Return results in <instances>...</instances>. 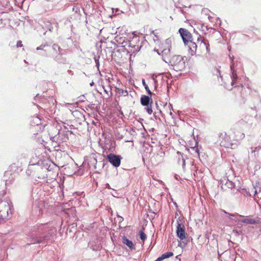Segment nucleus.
<instances>
[{
    "label": "nucleus",
    "instance_id": "f257e3e1",
    "mask_svg": "<svg viewBox=\"0 0 261 261\" xmlns=\"http://www.w3.org/2000/svg\"><path fill=\"white\" fill-rule=\"evenodd\" d=\"M166 63L174 66L176 70L181 71L185 68V62L180 55H172L169 59H167Z\"/></svg>",
    "mask_w": 261,
    "mask_h": 261
},
{
    "label": "nucleus",
    "instance_id": "f03ea898",
    "mask_svg": "<svg viewBox=\"0 0 261 261\" xmlns=\"http://www.w3.org/2000/svg\"><path fill=\"white\" fill-rule=\"evenodd\" d=\"M197 51L199 54H206L210 51L208 41L199 36L197 39Z\"/></svg>",
    "mask_w": 261,
    "mask_h": 261
},
{
    "label": "nucleus",
    "instance_id": "7ed1b4c3",
    "mask_svg": "<svg viewBox=\"0 0 261 261\" xmlns=\"http://www.w3.org/2000/svg\"><path fill=\"white\" fill-rule=\"evenodd\" d=\"M219 141L221 146L229 148L231 147L233 145L230 136L225 132H223L219 135Z\"/></svg>",
    "mask_w": 261,
    "mask_h": 261
},
{
    "label": "nucleus",
    "instance_id": "20e7f679",
    "mask_svg": "<svg viewBox=\"0 0 261 261\" xmlns=\"http://www.w3.org/2000/svg\"><path fill=\"white\" fill-rule=\"evenodd\" d=\"M10 210V205L7 201H0V218L3 219L7 218Z\"/></svg>",
    "mask_w": 261,
    "mask_h": 261
},
{
    "label": "nucleus",
    "instance_id": "39448f33",
    "mask_svg": "<svg viewBox=\"0 0 261 261\" xmlns=\"http://www.w3.org/2000/svg\"><path fill=\"white\" fill-rule=\"evenodd\" d=\"M171 41L169 40H166V44L167 45V48L165 47L163 48L162 50V55L163 60L167 62V59H169L172 56L171 55Z\"/></svg>",
    "mask_w": 261,
    "mask_h": 261
},
{
    "label": "nucleus",
    "instance_id": "423d86ee",
    "mask_svg": "<svg viewBox=\"0 0 261 261\" xmlns=\"http://www.w3.org/2000/svg\"><path fill=\"white\" fill-rule=\"evenodd\" d=\"M107 159L109 162L115 167H118L120 165L121 158L119 155L110 153L107 155Z\"/></svg>",
    "mask_w": 261,
    "mask_h": 261
},
{
    "label": "nucleus",
    "instance_id": "0eeeda50",
    "mask_svg": "<svg viewBox=\"0 0 261 261\" xmlns=\"http://www.w3.org/2000/svg\"><path fill=\"white\" fill-rule=\"evenodd\" d=\"M179 32L185 44L188 43L189 41L191 40L192 37V35L188 30L180 28L179 30Z\"/></svg>",
    "mask_w": 261,
    "mask_h": 261
},
{
    "label": "nucleus",
    "instance_id": "6e6552de",
    "mask_svg": "<svg viewBox=\"0 0 261 261\" xmlns=\"http://www.w3.org/2000/svg\"><path fill=\"white\" fill-rule=\"evenodd\" d=\"M185 227L184 225L178 223L176 228V234L177 237L181 240H184L185 238Z\"/></svg>",
    "mask_w": 261,
    "mask_h": 261
},
{
    "label": "nucleus",
    "instance_id": "1a4fd4ad",
    "mask_svg": "<svg viewBox=\"0 0 261 261\" xmlns=\"http://www.w3.org/2000/svg\"><path fill=\"white\" fill-rule=\"evenodd\" d=\"M241 222L244 223L249 224H256L260 223V220L258 219H254L251 217H248L241 220Z\"/></svg>",
    "mask_w": 261,
    "mask_h": 261
},
{
    "label": "nucleus",
    "instance_id": "9d476101",
    "mask_svg": "<svg viewBox=\"0 0 261 261\" xmlns=\"http://www.w3.org/2000/svg\"><path fill=\"white\" fill-rule=\"evenodd\" d=\"M141 103L143 106H148L149 103L152 102V99L151 97L146 95H142L140 99Z\"/></svg>",
    "mask_w": 261,
    "mask_h": 261
},
{
    "label": "nucleus",
    "instance_id": "9b49d317",
    "mask_svg": "<svg viewBox=\"0 0 261 261\" xmlns=\"http://www.w3.org/2000/svg\"><path fill=\"white\" fill-rule=\"evenodd\" d=\"M122 242L128 246L130 249H135V245L132 241L129 240L126 237L124 236L122 238Z\"/></svg>",
    "mask_w": 261,
    "mask_h": 261
},
{
    "label": "nucleus",
    "instance_id": "f8f14e48",
    "mask_svg": "<svg viewBox=\"0 0 261 261\" xmlns=\"http://www.w3.org/2000/svg\"><path fill=\"white\" fill-rule=\"evenodd\" d=\"M137 39L136 38L129 42L128 46L132 48L130 49V51L135 52L139 50V46L133 43V42H137Z\"/></svg>",
    "mask_w": 261,
    "mask_h": 261
},
{
    "label": "nucleus",
    "instance_id": "ddd939ff",
    "mask_svg": "<svg viewBox=\"0 0 261 261\" xmlns=\"http://www.w3.org/2000/svg\"><path fill=\"white\" fill-rule=\"evenodd\" d=\"M189 46L192 53H197V42L196 43L192 41V40L189 41Z\"/></svg>",
    "mask_w": 261,
    "mask_h": 261
},
{
    "label": "nucleus",
    "instance_id": "4468645a",
    "mask_svg": "<svg viewBox=\"0 0 261 261\" xmlns=\"http://www.w3.org/2000/svg\"><path fill=\"white\" fill-rule=\"evenodd\" d=\"M173 255V253L172 252H166V253L163 254L160 257H159V258L160 260V261H161L164 259L171 257Z\"/></svg>",
    "mask_w": 261,
    "mask_h": 261
},
{
    "label": "nucleus",
    "instance_id": "2eb2a0df",
    "mask_svg": "<svg viewBox=\"0 0 261 261\" xmlns=\"http://www.w3.org/2000/svg\"><path fill=\"white\" fill-rule=\"evenodd\" d=\"M231 70H232V75H231L232 82H231V84H232V85H233L234 84V83L236 82V81H237V80L238 79V76H237V74L236 71L234 70L232 68V66H231Z\"/></svg>",
    "mask_w": 261,
    "mask_h": 261
},
{
    "label": "nucleus",
    "instance_id": "dca6fc26",
    "mask_svg": "<svg viewBox=\"0 0 261 261\" xmlns=\"http://www.w3.org/2000/svg\"><path fill=\"white\" fill-rule=\"evenodd\" d=\"M116 91L121 96H127L128 95V92L127 90H123L121 88H117Z\"/></svg>",
    "mask_w": 261,
    "mask_h": 261
},
{
    "label": "nucleus",
    "instance_id": "f3484780",
    "mask_svg": "<svg viewBox=\"0 0 261 261\" xmlns=\"http://www.w3.org/2000/svg\"><path fill=\"white\" fill-rule=\"evenodd\" d=\"M142 83H143V86H144L146 90L147 91L148 94L150 96V97L151 96L152 94V93L151 92V91L150 90L148 86H147V85L146 84L145 82V80H143V81H142Z\"/></svg>",
    "mask_w": 261,
    "mask_h": 261
},
{
    "label": "nucleus",
    "instance_id": "a211bd4d",
    "mask_svg": "<svg viewBox=\"0 0 261 261\" xmlns=\"http://www.w3.org/2000/svg\"><path fill=\"white\" fill-rule=\"evenodd\" d=\"M140 236V239L143 242H144V241L146 239V235L145 234V233L142 231H140L139 232Z\"/></svg>",
    "mask_w": 261,
    "mask_h": 261
},
{
    "label": "nucleus",
    "instance_id": "6ab92c4d",
    "mask_svg": "<svg viewBox=\"0 0 261 261\" xmlns=\"http://www.w3.org/2000/svg\"><path fill=\"white\" fill-rule=\"evenodd\" d=\"M146 108V111L149 114L151 115L152 113V107L151 105H149Z\"/></svg>",
    "mask_w": 261,
    "mask_h": 261
},
{
    "label": "nucleus",
    "instance_id": "aec40b11",
    "mask_svg": "<svg viewBox=\"0 0 261 261\" xmlns=\"http://www.w3.org/2000/svg\"><path fill=\"white\" fill-rule=\"evenodd\" d=\"M16 46H17V47H22L23 46V44H22V43L21 41H20V40L18 41L17 42Z\"/></svg>",
    "mask_w": 261,
    "mask_h": 261
},
{
    "label": "nucleus",
    "instance_id": "412c9836",
    "mask_svg": "<svg viewBox=\"0 0 261 261\" xmlns=\"http://www.w3.org/2000/svg\"><path fill=\"white\" fill-rule=\"evenodd\" d=\"M244 137H245V135H244V134H243H243H241V138H244Z\"/></svg>",
    "mask_w": 261,
    "mask_h": 261
},
{
    "label": "nucleus",
    "instance_id": "4be33fe9",
    "mask_svg": "<svg viewBox=\"0 0 261 261\" xmlns=\"http://www.w3.org/2000/svg\"><path fill=\"white\" fill-rule=\"evenodd\" d=\"M154 261H160V260L159 259V257Z\"/></svg>",
    "mask_w": 261,
    "mask_h": 261
},
{
    "label": "nucleus",
    "instance_id": "5701e85b",
    "mask_svg": "<svg viewBox=\"0 0 261 261\" xmlns=\"http://www.w3.org/2000/svg\"><path fill=\"white\" fill-rule=\"evenodd\" d=\"M185 165V160H184V161H183V165Z\"/></svg>",
    "mask_w": 261,
    "mask_h": 261
},
{
    "label": "nucleus",
    "instance_id": "b1692460",
    "mask_svg": "<svg viewBox=\"0 0 261 261\" xmlns=\"http://www.w3.org/2000/svg\"><path fill=\"white\" fill-rule=\"evenodd\" d=\"M155 32V31H153L152 32V33L153 34H154V35H155V33H154L155 32Z\"/></svg>",
    "mask_w": 261,
    "mask_h": 261
},
{
    "label": "nucleus",
    "instance_id": "393cba45",
    "mask_svg": "<svg viewBox=\"0 0 261 261\" xmlns=\"http://www.w3.org/2000/svg\"><path fill=\"white\" fill-rule=\"evenodd\" d=\"M37 49L39 50V49H41V48H40V47H38L37 48Z\"/></svg>",
    "mask_w": 261,
    "mask_h": 261
},
{
    "label": "nucleus",
    "instance_id": "a878e982",
    "mask_svg": "<svg viewBox=\"0 0 261 261\" xmlns=\"http://www.w3.org/2000/svg\"><path fill=\"white\" fill-rule=\"evenodd\" d=\"M241 90H243V89H244L243 86H242V87H241Z\"/></svg>",
    "mask_w": 261,
    "mask_h": 261
},
{
    "label": "nucleus",
    "instance_id": "bb28decb",
    "mask_svg": "<svg viewBox=\"0 0 261 261\" xmlns=\"http://www.w3.org/2000/svg\"><path fill=\"white\" fill-rule=\"evenodd\" d=\"M196 151L198 153V150L197 148L196 149Z\"/></svg>",
    "mask_w": 261,
    "mask_h": 261
}]
</instances>
